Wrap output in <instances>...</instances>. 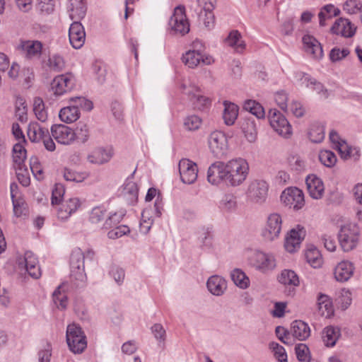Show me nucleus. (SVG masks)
<instances>
[{
	"instance_id": "ea45409f",
	"label": "nucleus",
	"mask_w": 362,
	"mask_h": 362,
	"mask_svg": "<svg viewBox=\"0 0 362 362\" xmlns=\"http://www.w3.org/2000/svg\"><path fill=\"white\" fill-rule=\"evenodd\" d=\"M230 277L234 284L242 289L250 286V279L240 269H234L230 273Z\"/></svg>"
},
{
	"instance_id": "58836bf2",
	"label": "nucleus",
	"mask_w": 362,
	"mask_h": 362,
	"mask_svg": "<svg viewBox=\"0 0 362 362\" xmlns=\"http://www.w3.org/2000/svg\"><path fill=\"white\" fill-rule=\"evenodd\" d=\"M60 119L66 123H71L76 121L80 117L79 110L72 105L63 107L59 113Z\"/></svg>"
},
{
	"instance_id": "dca6fc26",
	"label": "nucleus",
	"mask_w": 362,
	"mask_h": 362,
	"mask_svg": "<svg viewBox=\"0 0 362 362\" xmlns=\"http://www.w3.org/2000/svg\"><path fill=\"white\" fill-rule=\"evenodd\" d=\"M226 163L217 161L212 163L207 172V180L212 185H218L221 182L226 184Z\"/></svg>"
},
{
	"instance_id": "f8f14e48",
	"label": "nucleus",
	"mask_w": 362,
	"mask_h": 362,
	"mask_svg": "<svg viewBox=\"0 0 362 362\" xmlns=\"http://www.w3.org/2000/svg\"><path fill=\"white\" fill-rule=\"evenodd\" d=\"M182 62L189 68H194L199 64H211L214 60L213 58L207 54H202V49H191L182 55Z\"/></svg>"
},
{
	"instance_id": "774afa93",
	"label": "nucleus",
	"mask_w": 362,
	"mask_h": 362,
	"mask_svg": "<svg viewBox=\"0 0 362 362\" xmlns=\"http://www.w3.org/2000/svg\"><path fill=\"white\" fill-rule=\"evenodd\" d=\"M37 8L42 13L49 14L54 10V0H37Z\"/></svg>"
},
{
	"instance_id": "2f4dec72",
	"label": "nucleus",
	"mask_w": 362,
	"mask_h": 362,
	"mask_svg": "<svg viewBox=\"0 0 362 362\" xmlns=\"http://www.w3.org/2000/svg\"><path fill=\"white\" fill-rule=\"evenodd\" d=\"M21 48L26 58H39L42 53V44L38 40H28L22 42Z\"/></svg>"
},
{
	"instance_id": "338daca9",
	"label": "nucleus",
	"mask_w": 362,
	"mask_h": 362,
	"mask_svg": "<svg viewBox=\"0 0 362 362\" xmlns=\"http://www.w3.org/2000/svg\"><path fill=\"white\" fill-rule=\"evenodd\" d=\"M112 228V229L107 233V237L110 239L119 238L130 232L129 227L125 225H120Z\"/></svg>"
},
{
	"instance_id": "3c124183",
	"label": "nucleus",
	"mask_w": 362,
	"mask_h": 362,
	"mask_svg": "<svg viewBox=\"0 0 362 362\" xmlns=\"http://www.w3.org/2000/svg\"><path fill=\"white\" fill-rule=\"evenodd\" d=\"M310 140L313 143H320L325 138V129L321 124H313L308 133Z\"/></svg>"
},
{
	"instance_id": "b1692460",
	"label": "nucleus",
	"mask_w": 362,
	"mask_h": 362,
	"mask_svg": "<svg viewBox=\"0 0 362 362\" xmlns=\"http://www.w3.org/2000/svg\"><path fill=\"white\" fill-rule=\"evenodd\" d=\"M279 281L286 286L288 295H293L296 286L299 285V279L292 270L284 269L279 276Z\"/></svg>"
},
{
	"instance_id": "a878e982",
	"label": "nucleus",
	"mask_w": 362,
	"mask_h": 362,
	"mask_svg": "<svg viewBox=\"0 0 362 362\" xmlns=\"http://www.w3.org/2000/svg\"><path fill=\"white\" fill-rule=\"evenodd\" d=\"M112 148H98L88 156V160L93 164L101 165L108 162L113 156Z\"/></svg>"
},
{
	"instance_id": "4c0bfd02",
	"label": "nucleus",
	"mask_w": 362,
	"mask_h": 362,
	"mask_svg": "<svg viewBox=\"0 0 362 362\" xmlns=\"http://www.w3.org/2000/svg\"><path fill=\"white\" fill-rule=\"evenodd\" d=\"M318 310L322 316L329 317L334 313L332 302L325 294H320L317 297Z\"/></svg>"
},
{
	"instance_id": "393cba45",
	"label": "nucleus",
	"mask_w": 362,
	"mask_h": 362,
	"mask_svg": "<svg viewBox=\"0 0 362 362\" xmlns=\"http://www.w3.org/2000/svg\"><path fill=\"white\" fill-rule=\"evenodd\" d=\"M355 30L351 21L344 18L337 19L331 28L332 33L346 37H352L355 33Z\"/></svg>"
},
{
	"instance_id": "680f3d73",
	"label": "nucleus",
	"mask_w": 362,
	"mask_h": 362,
	"mask_svg": "<svg viewBox=\"0 0 362 362\" xmlns=\"http://www.w3.org/2000/svg\"><path fill=\"white\" fill-rule=\"evenodd\" d=\"M124 214L122 212H115L111 214L105 221L103 228L110 229L116 226H119V223L123 218Z\"/></svg>"
},
{
	"instance_id": "2eb2a0df",
	"label": "nucleus",
	"mask_w": 362,
	"mask_h": 362,
	"mask_svg": "<svg viewBox=\"0 0 362 362\" xmlns=\"http://www.w3.org/2000/svg\"><path fill=\"white\" fill-rule=\"evenodd\" d=\"M51 134L61 144L69 145L74 141V130L64 124H53L51 127Z\"/></svg>"
},
{
	"instance_id": "5fc2aeb1",
	"label": "nucleus",
	"mask_w": 362,
	"mask_h": 362,
	"mask_svg": "<svg viewBox=\"0 0 362 362\" xmlns=\"http://www.w3.org/2000/svg\"><path fill=\"white\" fill-rule=\"evenodd\" d=\"M87 176V174L84 172H76L70 168H64L63 172L64 178L69 182H83Z\"/></svg>"
},
{
	"instance_id": "de8ad7c7",
	"label": "nucleus",
	"mask_w": 362,
	"mask_h": 362,
	"mask_svg": "<svg viewBox=\"0 0 362 362\" xmlns=\"http://www.w3.org/2000/svg\"><path fill=\"white\" fill-rule=\"evenodd\" d=\"M33 111L38 120L44 122L47 119V112L42 98H35L34 99Z\"/></svg>"
},
{
	"instance_id": "e2e57ef3",
	"label": "nucleus",
	"mask_w": 362,
	"mask_h": 362,
	"mask_svg": "<svg viewBox=\"0 0 362 362\" xmlns=\"http://www.w3.org/2000/svg\"><path fill=\"white\" fill-rule=\"evenodd\" d=\"M295 351L298 359L301 362L308 361L310 358L309 349L305 344H296Z\"/></svg>"
},
{
	"instance_id": "aec40b11",
	"label": "nucleus",
	"mask_w": 362,
	"mask_h": 362,
	"mask_svg": "<svg viewBox=\"0 0 362 362\" xmlns=\"http://www.w3.org/2000/svg\"><path fill=\"white\" fill-rule=\"evenodd\" d=\"M69 42L75 49L81 48L86 40V33L83 25L78 21H74L69 30Z\"/></svg>"
},
{
	"instance_id": "052dcab7",
	"label": "nucleus",
	"mask_w": 362,
	"mask_h": 362,
	"mask_svg": "<svg viewBox=\"0 0 362 362\" xmlns=\"http://www.w3.org/2000/svg\"><path fill=\"white\" fill-rule=\"evenodd\" d=\"M202 119L195 115L187 116L184 120V127L189 131L198 129L202 124Z\"/></svg>"
},
{
	"instance_id": "6e6552de",
	"label": "nucleus",
	"mask_w": 362,
	"mask_h": 362,
	"mask_svg": "<svg viewBox=\"0 0 362 362\" xmlns=\"http://www.w3.org/2000/svg\"><path fill=\"white\" fill-rule=\"evenodd\" d=\"M271 127L279 135L288 138L292 134L291 126L286 118L277 110L271 109L269 112Z\"/></svg>"
},
{
	"instance_id": "6ab92c4d",
	"label": "nucleus",
	"mask_w": 362,
	"mask_h": 362,
	"mask_svg": "<svg viewBox=\"0 0 362 362\" xmlns=\"http://www.w3.org/2000/svg\"><path fill=\"white\" fill-rule=\"evenodd\" d=\"M305 235V230L303 227L298 226L296 228L291 229L285 238V249L291 253L295 252L297 248H299Z\"/></svg>"
},
{
	"instance_id": "72a5a7b5",
	"label": "nucleus",
	"mask_w": 362,
	"mask_h": 362,
	"mask_svg": "<svg viewBox=\"0 0 362 362\" xmlns=\"http://www.w3.org/2000/svg\"><path fill=\"white\" fill-rule=\"evenodd\" d=\"M257 119L252 117H245L241 125L245 136L249 142H254L257 138Z\"/></svg>"
},
{
	"instance_id": "09e8293b",
	"label": "nucleus",
	"mask_w": 362,
	"mask_h": 362,
	"mask_svg": "<svg viewBox=\"0 0 362 362\" xmlns=\"http://www.w3.org/2000/svg\"><path fill=\"white\" fill-rule=\"evenodd\" d=\"M74 140L78 139L82 143H85L88 140L90 136L89 128L83 122H79L77 124L76 128L74 130Z\"/></svg>"
},
{
	"instance_id": "9d476101",
	"label": "nucleus",
	"mask_w": 362,
	"mask_h": 362,
	"mask_svg": "<svg viewBox=\"0 0 362 362\" xmlns=\"http://www.w3.org/2000/svg\"><path fill=\"white\" fill-rule=\"evenodd\" d=\"M209 146L211 153L218 158L226 156L228 141L225 134L221 132H214L209 137Z\"/></svg>"
},
{
	"instance_id": "f03ea898",
	"label": "nucleus",
	"mask_w": 362,
	"mask_h": 362,
	"mask_svg": "<svg viewBox=\"0 0 362 362\" xmlns=\"http://www.w3.org/2000/svg\"><path fill=\"white\" fill-rule=\"evenodd\" d=\"M95 252L88 250L85 253L80 248L74 250L70 257L71 277L76 281H84L86 275L84 271V259L93 260Z\"/></svg>"
},
{
	"instance_id": "0e129e2a",
	"label": "nucleus",
	"mask_w": 362,
	"mask_h": 362,
	"mask_svg": "<svg viewBox=\"0 0 362 362\" xmlns=\"http://www.w3.org/2000/svg\"><path fill=\"white\" fill-rule=\"evenodd\" d=\"M65 193L64 186L61 183H57L52 189L51 202L52 205L60 204Z\"/></svg>"
},
{
	"instance_id": "ddd939ff",
	"label": "nucleus",
	"mask_w": 362,
	"mask_h": 362,
	"mask_svg": "<svg viewBox=\"0 0 362 362\" xmlns=\"http://www.w3.org/2000/svg\"><path fill=\"white\" fill-rule=\"evenodd\" d=\"M268 185L264 180L252 181L247 189V197L255 203H263L267 197Z\"/></svg>"
},
{
	"instance_id": "8fccbe9b",
	"label": "nucleus",
	"mask_w": 362,
	"mask_h": 362,
	"mask_svg": "<svg viewBox=\"0 0 362 362\" xmlns=\"http://www.w3.org/2000/svg\"><path fill=\"white\" fill-rule=\"evenodd\" d=\"M46 65L50 71L59 72L65 66V63L62 57L59 54H53L49 57Z\"/></svg>"
},
{
	"instance_id": "37998d69",
	"label": "nucleus",
	"mask_w": 362,
	"mask_h": 362,
	"mask_svg": "<svg viewBox=\"0 0 362 362\" xmlns=\"http://www.w3.org/2000/svg\"><path fill=\"white\" fill-rule=\"evenodd\" d=\"M62 286H59L52 294V300L59 310H65L68 305V298L64 291H62Z\"/></svg>"
},
{
	"instance_id": "13d9d810",
	"label": "nucleus",
	"mask_w": 362,
	"mask_h": 362,
	"mask_svg": "<svg viewBox=\"0 0 362 362\" xmlns=\"http://www.w3.org/2000/svg\"><path fill=\"white\" fill-rule=\"evenodd\" d=\"M236 206V198L233 194H226L220 202V208L226 211H231L235 209Z\"/></svg>"
},
{
	"instance_id": "49530a36",
	"label": "nucleus",
	"mask_w": 362,
	"mask_h": 362,
	"mask_svg": "<svg viewBox=\"0 0 362 362\" xmlns=\"http://www.w3.org/2000/svg\"><path fill=\"white\" fill-rule=\"evenodd\" d=\"M13 159L21 170V165L26 159V150L21 142L16 144L13 147Z\"/></svg>"
},
{
	"instance_id": "6e6d98bb",
	"label": "nucleus",
	"mask_w": 362,
	"mask_h": 362,
	"mask_svg": "<svg viewBox=\"0 0 362 362\" xmlns=\"http://www.w3.org/2000/svg\"><path fill=\"white\" fill-rule=\"evenodd\" d=\"M70 102L72 103L73 107H76L78 110L82 109L86 111H90L93 109V103L84 97H73L70 98Z\"/></svg>"
},
{
	"instance_id": "4468645a",
	"label": "nucleus",
	"mask_w": 362,
	"mask_h": 362,
	"mask_svg": "<svg viewBox=\"0 0 362 362\" xmlns=\"http://www.w3.org/2000/svg\"><path fill=\"white\" fill-rule=\"evenodd\" d=\"M281 228L282 218L280 214L277 213L271 214L267 218L263 235L267 240H274L279 236Z\"/></svg>"
},
{
	"instance_id": "bf43d9fd",
	"label": "nucleus",
	"mask_w": 362,
	"mask_h": 362,
	"mask_svg": "<svg viewBox=\"0 0 362 362\" xmlns=\"http://www.w3.org/2000/svg\"><path fill=\"white\" fill-rule=\"evenodd\" d=\"M13 212L16 216L21 217L26 215L27 213V204L25 200L18 197L16 199L12 200Z\"/></svg>"
},
{
	"instance_id": "4be33fe9",
	"label": "nucleus",
	"mask_w": 362,
	"mask_h": 362,
	"mask_svg": "<svg viewBox=\"0 0 362 362\" xmlns=\"http://www.w3.org/2000/svg\"><path fill=\"white\" fill-rule=\"evenodd\" d=\"M307 189L310 196L315 199L322 198L324 193V185L320 178L315 175L307 176L305 180Z\"/></svg>"
},
{
	"instance_id": "603ef678",
	"label": "nucleus",
	"mask_w": 362,
	"mask_h": 362,
	"mask_svg": "<svg viewBox=\"0 0 362 362\" xmlns=\"http://www.w3.org/2000/svg\"><path fill=\"white\" fill-rule=\"evenodd\" d=\"M319 160L322 165L327 168L334 166L337 160L334 153L329 150L320 151L319 153Z\"/></svg>"
},
{
	"instance_id": "f257e3e1",
	"label": "nucleus",
	"mask_w": 362,
	"mask_h": 362,
	"mask_svg": "<svg viewBox=\"0 0 362 362\" xmlns=\"http://www.w3.org/2000/svg\"><path fill=\"white\" fill-rule=\"evenodd\" d=\"M249 165L243 158L232 159L226 163V185L239 186L247 178Z\"/></svg>"
},
{
	"instance_id": "7ed1b4c3",
	"label": "nucleus",
	"mask_w": 362,
	"mask_h": 362,
	"mask_svg": "<svg viewBox=\"0 0 362 362\" xmlns=\"http://www.w3.org/2000/svg\"><path fill=\"white\" fill-rule=\"evenodd\" d=\"M66 337L69 348L73 353L81 354L86 348V337L78 325L76 324L68 325Z\"/></svg>"
},
{
	"instance_id": "c03bdc74",
	"label": "nucleus",
	"mask_w": 362,
	"mask_h": 362,
	"mask_svg": "<svg viewBox=\"0 0 362 362\" xmlns=\"http://www.w3.org/2000/svg\"><path fill=\"white\" fill-rule=\"evenodd\" d=\"M70 8V18L74 20V21H78L83 19L86 13V5L83 1V0H79L78 4L74 6L73 3L71 4Z\"/></svg>"
},
{
	"instance_id": "a211bd4d",
	"label": "nucleus",
	"mask_w": 362,
	"mask_h": 362,
	"mask_svg": "<svg viewBox=\"0 0 362 362\" xmlns=\"http://www.w3.org/2000/svg\"><path fill=\"white\" fill-rule=\"evenodd\" d=\"M37 262V259L34 254L30 251H27L24 254V257L18 260V266L21 268H24L31 277L37 279L41 276Z\"/></svg>"
},
{
	"instance_id": "9b49d317",
	"label": "nucleus",
	"mask_w": 362,
	"mask_h": 362,
	"mask_svg": "<svg viewBox=\"0 0 362 362\" xmlns=\"http://www.w3.org/2000/svg\"><path fill=\"white\" fill-rule=\"evenodd\" d=\"M178 168L181 180L184 183L191 185L197 180L198 168L194 162L182 158L179 162Z\"/></svg>"
},
{
	"instance_id": "c756f323",
	"label": "nucleus",
	"mask_w": 362,
	"mask_h": 362,
	"mask_svg": "<svg viewBox=\"0 0 362 362\" xmlns=\"http://www.w3.org/2000/svg\"><path fill=\"white\" fill-rule=\"evenodd\" d=\"M209 291L214 296H221L226 290V280L221 276L214 275L209 278L206 282Z\"/></svg>"
},
{
	"instance_id": "f704fd0d",
	"label": "nucleus",
	"mask_w": 362,
	"mask_h": 362,
	"mask_svg": "<svg viewBox=\"0 0 362 362\" xmlns=\"http://www.w3.org/2000/svg\"><path fill=\"white\" fill-rule=\"evenodd\" d=\"M223 119L224 123L228 126H231L238 118L239 108L235 104L228 101L223 102Z\"/></svg>"
},
{
	"instance_id": "7c9ffc66",
	"label": "nucleus",
	"mask_w": 362,
	"mask_h": 362,
	"mask_svg": "<svg viewBox=\"0 0 362 362\" xmlns=\"http://www.w3.org/2000/svg\"><path fill=\"white\" fill-rule=\"evenodd\" d=\"M303 42L305 51L315 58H320L323 55V50L320 43L312 35H305Z\"/></svg>"
},
{
	"instance_id": "a19ab883",
	"label": "nucleus",
	"mask_w": 362,
	"mask_h": 362,
	"mask_svg": "<svg viewBox=\"0 0 362 362\" xmlns=\"http://www.w3.org/2000/svg\"><path fill=\"white\" fill-rule=\"evenodd\" d=\"M226 42L234 47L238 52H242L245 47V44L241 40V35L238 30H232L226 39Z\"/></svg>"
},
{
	"instance_id": "412c9836",
	"label": "nucleus",
	"mask_w": 362,
	"mask_h": 362,
	"mask_svg": "<svg viewBox=\"0 0 362 362\" xmlns=\"http://www.w3.org/2000/svg\"><path fill=\"white\" fill-rule=\"evenodd\" d=\"M81 203L78 198H70L68 200L63 202L57 210V217L62 221L66 220L70 216L75 213Z\"/></svg>"
},
{
	"instance_id": "bb28decb",
	"label": "nucleus",
	"mask_w": 362,
	"mask_h": 362,
	"mask_svg": "<svg viewBox=\"0 0 362 362\" xmlns=\"http://www.w3.org/2000/svg\"><path fill=\"white\" fill-rule=\"evenodd\" d=\"M354 267L349 261H341L334 269V277L337 281L344 282L348 281L354 274Z\"/></svg>"
},
{
	"instance_id": "423d86ee",
	"label": "nucleus",
	"mask_w": 362,
	"mask_h": 362,
	"mask_svg": "<svg viewBox=\"0 0 362 362\" xmlns=\"http://www.w3.org/2000/svg\"><path fill=\"white\" fill-rule=\"evenodd\" d=\"M199 23H203L206 28L211 30L214 27L215 17L213 11L216 4V0H197Z\"/></svg>"
},
{
	"instance_id": "473e14b6",
	"label": "nucleus",
	"mask_w": 362,
	"mask_h": 362,
	"mask_svg": "<svg viewBox=\"0 0 362 362\" xmlns=\"http://www.w3.org/2000/svg\"><path fill=\"white\" fill-rule=\"evenodd\" d=\"M341 336L340 329L337 327L327 326L322 332V339L327 347H332Z\"/></svg>"
},
{
	"instance_id": "c85d7f7f",
	"label": "nucleus",
	"mask_w": 362,
	"mask_h": 362,
	"mask_svg": "<svg viewBox=\"0 0 362 362\" xmlns=\"http://www.w3.org/2000/svg\"><path fill=\"white\" fill-rule=\"evenodd\" d=\"M135 170L129 177L124 185L123 194L129 204H134L138 200L139 188L136 182L132 180Z\"/></svg>"
},
{
	"instance_id": "4d7b16f0",
	"label": "nucleus",
	"mask_w": 362,
	"mask_h": 362,
	"mask_svg": "<svg viewBox=\"0 0 362 362\" xmlns=\"http://www.w3.org/2000/svg\"><path fill=\"white\" fill-rule=\"evenodd\" d=\"M269 349L272 350L274 356L279 362H288L287 354L285 349L279 344L272 341L269 344Z\"/></svg>"
},
{
	"instance_id": "0eeeda50",
	"label": "nucleus",
	"mask_w": 362,
	"mask_h": 362,
	"mask_svg": "<svg viewBox=\"0 0 362 362\" xmlns=\"http://www.w3.org/2000/svg\"><path fill=\"white\" fill-rule=\"evenodd\" d=\"M170 32L174 35L183 36L189 32V23L185 14L184 6H177L169 21Z\"/></svg>"
},
{
	"instance_id": "f3484780",
	"label": "nucleus",
	"mask_w": 362,
	"mask_h": 362,
	"mask_svg": "<svg viewBox=\"0 0 362 362\" xmlns=\"http://www.w3.org/2000/svg\"><path fill=\"white\" fill-rule=\"evenodd\" d=\"M74 86L73 76L71 74H62L56 76L51 88L55 95H62L71 90Z\"/></svg>"
},
{
	"instance_id": "864d4df0",
	"label": "nucleus",
	"mask_w": 362,
	"mask_h": 362,
	"mask_svg": "<svg viewBox=\"0 0 362 362\" xmlns=\"http://www.w3.org/2000/svg\"><path fill=\"white\" fill-rule=\"evenodd\" d=\"M305 258L313 268L320 267L322 263L321 255L316 248L308 250L305 253Z\"/></svg>"
},
{
	"instance_id": "a18cd8bd",
	"label": "nucleus",
	"mask_w": 362,
	"mask_h": 362,
	"mask_svg": "<svg viewBox=\"0 0 362 362\" xmlns=\"http://www.w3.org/2000/svg\"><path fill=\"white\" fill-rule=\"evenodd\" d=\"M329 139L332 143L337 144L338 151L342 158H346L348 156L351 155L353 149L339 141V136L336 131L332 130L329 132Z\"/></svg>"
},
{
	"instance_id": "1a4fd4ad",
	"label": "nucleus",
	"mask_w": 362,
	"mask_h": 362,
	"mask_svg": "<svg viewBox=\"0 0 362 362\" xmlns=\"http://www.w3.org/2000/svg\"><path fill=\"white\" fill-rule=\"evenodd\" d=\"M281 201L296 210L301 209L305 204L303 192L297 187H288L284 190L281 195Z\"/></svg>"
},
{
	"instance_id": "5701e85b",
	"label": "nucleus",
	"mask_w": 362,
	"mask_h": 362,
	"mask_svg": "<svg viewBox=\"0 0 362 362\" xmlns=\"http://www.w3.org/2000/svg\"><path fill=\"white\" fill-rule=\"evenodd\" d=\"M181 88L183 91H185V93L189 96L195 109L201 110L209 105V99L204 95H200L198 93L199 90L195 87H190L186 90V86L182 84Z\"/></svg>"
},
{
	"instance_id": "39448f33",
	"label": "nucleus",
	"mask_w": 362,
	"mask_h": 362,
	"mask_svg": "<svg viewBox=\"0 0 362 362\" xmlns=\"http://www.w3.org/2000/svg\"><path fill=\"white\" fill-rule=\"evenodd\" d=\"M250 264L256 270L262 273L273 270L276 266V259L272 254L259 250L252 252L248 257Z\"/></svg>"
},
{
	"instance_id": "e433bc0d",
	"label": "nucleus",
	"mask_w": 362,
	"mask_h": 362,
	"mask_svg": "<svg viewBox=\"0 0 362 362\" xmlns=\"http://www.w3.org/2000/svg\"><path fill=\"white\" fill-rule=\"evenodd\" d=\"M47 128L42 127L37 123L30 124L28 128V136L31 142H40L48 133Z\"/></svg>"
},
{
	"instance_id": "c9c22d12",
	"label": "nucleus",
	"mask_w": 362,
	"mask_h": 362,
	"mask_svg": "<svg viewBox=\"0 0 362 362\" xmlns=\"http://www.w3.org/2000/svg\"><path fill=\"white\" fill-rule=\"evenodd\" d=\"M340 14V10L333 4H327L322 6L318 13L319 24L321 27L326 25V21L332 19Z\"/></svg>"
},
{
	"instance_id": "79ce46f5",
	"label": "nucleus",
	"mask_w": 362,
	"mask_h": 362,
	"mask_svg": "<svg viewBox=\"0 0 362 362\" xmlns=\"http://www.w3.org/2000/svg\"><path fill=\"white\" fill-rule=\"evenodd\" d=\"M243 108L246 111H248L252 115L255 116L257 119H262L264 117V110L262 105L253 100H247L244 103Z\"/></svg>"
},
{
	"instance_id": "69168bd1",
	"label": "nucleus",
	"mask_w": 362,
	"mask_h": 362,
	"mask_svg": "<svg viewBox=\"0 0 362 362\" xmlns=\"http://www.w3.org/2000/svg\"><path fill=\"white\" fill-rule=\"evenodd\" d=\"M150 211L148 209H145L141 214V221L140 223V230L144 233H147L153 224V220L149 216Z\"/></svg>"
},
{
	"instance_id": "20e7f679",
	"label": "nucleus",
	"mask_w": 362,
	"mask_h": 362,
	"mask_svg": "<svg viewBox=\"0 0 362 362\" xmlns=\"http://www.w3.org/2000/svg\"><path fill=\"white\" fill-rule=\"evenodd\" d=\"M360 233L357 225L349 224L341 227L339 233V242L344 252L351 251L356 247Z\"/></svg>"
},
{
	"instance_id": "cd10ccee",
	"label": "nucleus",
	"mask_w": 362,
	"mask_h": 362,
	"mask_svg": "<svg viewBox=\"0 0 362 362\" xmlns=\"http://www.w3.org/2000/svg\"><path fill=\"white\" fill-rule=\"evenodd\" d=\"M290 329L292 337L299 341H304L310 336L309 325L302 320L293 321Z\"/></svg>"
}]
</instances>
